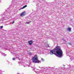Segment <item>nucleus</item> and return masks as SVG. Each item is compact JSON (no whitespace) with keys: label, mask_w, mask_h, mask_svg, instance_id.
<instances>
[{"label":"nucleus","mask_w":74,"mask_h":74,"mask_svg":"<svg viewBox=\"0 0 74 74\" xmlns=\"http://www.w3.org/2000/svg\"><path fill=\"white\" fill-rule=\"evenodd\" d=\"M49 53L50 55L54 54L59 58H61L63 55V52L61 49V48L59 46H57L54 49L50 50Z\"/></svg>","instance_id":"obj_1"},{"label":"nucleus","mask_w":74,"mask_h":74,"mask_svg":"<svg viewBox=\"0 0 74 74\" xmlns=\"http://www.w3.org/2000/svg\"><path fill=\"white\" fill-rule=\"evenodd\" d=\"M32 61L34 63H39L40 62V61L38 60V58L37 57V55H35L32 58Z\"/></svg>","instance_id":"obj_2"},{"label":"nucleus","mask_w":74,"mask_h":74,"mask_svg":"<svg viewBox=\"0 0 74 74\" xmlns=\"http://www.w3.org/2000/svg\"><path fill=\"white\" fill-rule=\"evenodd\" d=\"M17 4V3L16 2V1L14 0V1H12V3L11 4V5L10 6V7H11V8H14L13 6L15 5H16Z\"/></svg>","instance_id":"obj_3"},{"label":"nucleus","mask_w":74,"mask_h":74,"mask_svg":"<svg viewBox=\"0 0 74 74\" xmlns=\"http://www.w3.org/2000/svg\"><path fill=\"white\" fill-rule=\"evenodd\" d=\"M8 15V14L6 13L5 14H2V16H3V18H4V19H6L8 18V16H9V15Z\"/></svg>","instance_id":"obj_4"},{"label":"nucleus","mask_w":74,"mask_h":74,"mask_svg":"<svg viewBox=\"0 0 74 74\" xmlns=\"http://www.w3.org/2000/svg\"><path fill=\"white\" fill-rule=\"evenodd\" d=\"M25 15V12H23L21 13V16H23Z\"/></svg>","instance_id":"obj_5"},{"label":"nucleus","mask_w":74,"mask_h":74,"mask_svg":"<svg viewBox=\"0 0 74 74\" xmlns=\"http://www.w3.org/2000/svg\"><path fill=\"white\" fill-rule=\"evenodd\" d=\"M28 43L29 45H32L33 43V41L30 40L28 42Z\"/></svg>","instance_id":"obj_6"},{"label":"nucleus","mask_w":74,"mask_h":74,"mask_svg":"<svg viewBox=\"0 0 74 74\" xmlns=\"http://www.w3.org/2000/svg\"><path fill=\"white\" fill-rule=\"evenodd\" d=\"M0 53H1V54L3 55V56H7V55L5 54V53H3L2 52V51H0Z\"/></svg>","instance_id":"obj_7"},{"label":"nucleus","mask_w":74,"mask_h":74,"mask_svg":"<svg viewBox=\"0 0 74 74\" xmlns=\"http://www.w3.org/2000/svg\"><path fill=\"white\" fill-rule=\"evenodd\" d=\"M35 72L38 74H42V73L41 72H39L37 71H35Z\"/></svg>","instance_id":"obj_8"},{"label":"nucleus","mask_w":74,"mask_h":74,"mask_svg":"<svg viewBox=\"0 0 74 74\" xmlns=\"http://www.w3.org/2000/svg\"><path fill=\"white\" fill-rule=\"evenodd\" d=\"M10 51L12 54H13V53H14V51H13V50H11V49H10Z\"/></svg>","instance_id":"obj_9"},{"label":"nucleus","mask_w":74,"mask_h":74,"mask_svg":"<svg viewBox=\"0 0 74 74\" xmlns=\"http://www.w3.org/2000/svg\"><path fill=\"white\" fill-rule=\"evenodd\" d=\"M27 7V5H25L22 8V9H23V8H26Z\"/></svg>","instance_id":"obj_10"},{"label":"nucleus","mask_w":74,"mask_h":74,"mask_svg":"<svg viewBox=\"0 0 74 74\" xmlns=\"http://www.w3.org/2000/svg\"><path fill=\"white\" fill-rule=\"evenodd\" d=\"M71 28H67V30H68V31H70H70H71Z\"/></svg>","instance_id":"obj_11"},{"label":"nucleus","mask_w":74,"mask_h":74,"mask_svg":"<svg viewBox=\"0 0 74 74\" xmlns=\"http://www.w3.org/2000/svg\"><path fill=\"white\" fill-rule=\"evenodd\" d=\"M29 55H30V56H32L33 55V53H29Z\"/></svg>","instance_id":"obj_12"},{"label":"nucleus","mask_w":74,"mask_h":74,"mask_svg":"<svg viewBox=\"0 0 74 74\" xmlns=\"http://www.w3.org/2000/svg\"><path fill=\"white\" fill-rule=\"evenodd\" d=\"M30 23H31V21L27 22L26 23L27 24H29Z\"/></svg>","instance_id":"obj_13"},{"label":"nucleus","mask_w":74,"mask_h":74,"mask_svg":"<svg viewBox=\"0 0 74 74\" xmlns=\"http://www.w3.org/2000/svg\"><path fill=\"white\" fill-rule=\"evenodd\" d=\"M12 60H15V58H13Z\"/></svg>","instance_id":"obj_14"},{"label":"nucleus","mask_w":74,"mask_h":74,"mask_svg":"<svg viewBox=\"0 0 74 74\" xmlns=\"http://www.w3.org/2000/svg\"><path fill=\"white\" fill-rule=\"evenodd\" d=\"M32 69H34V70H35V69H36V68H35V67H34V66H33V67H32Z\"/></svg>","instance_id":"obj_15"},{"label":"nucleus","mask_w":74,"mask_h":74,"mask_svg":"<svg viewBox=\"0 0 74 74\" xmlns=\"http://www.w3.org/2000/svg\"><path fill=\"white\" fill-rule=\"evenodd\" d=\"M41 60H42V62H44V59L42 58Z\"/></svg>","instance_id":"obj_16"},{"label":"nucleus","mask_w":74,"mask_h":74,"mask_svg":"<svg viewBox=\"0 0 74 74\" xmlns=\"http://www.w3.org/2000/svg\"><path fill=\"white\" fill-rule=\"evenodd\" d=\"M72 67H73V68H72V70H73V69H74V66H71V68H72Z\"/></svg>","instance_id":"obj_17"},{"label":"nucleus","mask_w":74,"mask_h":74,"mask_svg":"<svg viewBox=\"0 0 74 74\" xmlns=\"http://www.w3.org/2000/svg\"><path fill=\"white\" fill-rule=\"evenodd\" d=\"M3 26H1L0 27V28H1V29H2L3 28Z\"/></svg>","instance_id":"obj_18"},{"label":"nucleus","mask_w":74,"mask_h":74,"mask_svg":"<svg viewBox=\"0 0 74 74\" xmlns=\"http://www.w3.org/2000/svg\"><path fill=\"white\" fill-rule=\"evenodd\" d=\"M69 45H71V43H69Z\"/></svg>","instance_id":"obj_19"},{"label":"nucleus","mask_w":74,"mask_h":74,"mask_svg":"<svg viewBox=\"0 0 74 74\" xmlns=\"http://www.w3.org/2000/svg\"><path fill=\"white\" fill-rule=\"evenodd\" d=\"M15 22V21H13V22H12V24H14V23Z\"/></svg>","instance_id":"obj_20"},{"label":"nucleus","mask_w":74,"mask_h":74,"mask_svg":"<svg viewBox=\"0 0 74 74\" xmlns=\"http://www.w3.org/2000/svg\"><path fill=\"white\" fill-rule=\"evenodd\" d=\"M8 11V12H10L8 13L9 14H10V13H11V11L9 12V11Z\"/></svg>","instance_id":"obj_21"},{"label":"nucleus","mask_w":74,"mask_h":74,"mask_svg":"<svg viewBox=\"0 0 74 74\" xmlns=\"http://www.w3.org/2000/svg\"><path fill=\"white\" fill-rule=\"evenodd\" d=\"M41 69H44V67H42L40 68Z\"/></svg>","instance_id":"obj_22"},{"label":"nucleus","mask_w":74,"mask_h":74,"mask_svg":"<svg viewBox=\"0 0 74 74\" xmlns=\"http://www.w3.org/2000/svg\"><path fill=\"white\" fill-rule=\"evenodd\" d=\"M47 45H48V46H47V47H49V45H48V44Z\"/></svg>","instance_id":"obj_23"},{"label":"nucleus","mask_w":74,"mask_h":74,"mask_svg":"<svg viewBox=\"0 0 74 74\" xmlns=\"http://www.w3.org/2000/svg\"><path fill=\"white\" fill-rule=\"evenodd\" d=\"M10 25V24H7L6 25Z\"/></svg>","instance_id":"obj_24"},{"label":"nucleus","mask_w":74,"mask_h":74,"mask_svg":"<svg viewBox=\"0 0 74 74\" xmlns=\"http://www.w3.org/2000/svg\"><path fill=\"white\" fill-rule=\"evenodd\" d=\"M42 71H44V70H42Z\"/></svg>","instance_id":"obj_25"},{"label":"nucleus","mask_w":74,"mask_h":74,"mask_svg":"<svg viewBox=\"0 0 74 74\" xmlns=\"http://www.w3.org/2000/svg\"><path fill=\"white\" fill-rule=\"evenodd\" d=\"M17 74H20V73H17Z\"/></svg>","instance_id":"obj_26"},{"label":"nucleus","mask_w":74,"mask_h":74,"mask_svg":"<svg viewBox=\"0 0 74 74\" xmlns=\"http://www.w3.org/2000/svg\"><path fill=\"white\" fill-rule=\"evenodd\" d=\"M39 68H40V66H39Z\"/></svg>","instance_id":"obj_27"},{"label":"nucleus","mask_w":74,"mask_h":74,"mask_svg":"<svg viewBox=\"0 0 74 74\" xmlns=\"http://www.w3.org/2000/svg\"><path fill=\"white\" fill-rule=\"evenodd\" d=\"M18 60H19V58H18Z\"/></svg>","instance_id":"obj_28"},{"label":"nucleus","mask_w":74,"mask_h":74,"mask_svg":"<svg viewBox=\"0 0 74 74\" xmlns=\"http://www.w3.org/2000/svg\"><path fill=\"white\" fill-rule=\"evenodd\" d=\"M69 65V66H70V64Z\"/></svg>","instance_id":"obj_29"},{"label":"nucleus","mask_w":74,"mask_h":74,"mask_svg":"<svg viewBox=\"0 0 74 74\" xmlns=\"http://www.w3.org/2000/svg\"><path fill=\"white\" fill-rule=\"evenodd\" d=\"M29 66H30V65Z\"/></svg>","instance_id":"obj_30"}]
</instances>
